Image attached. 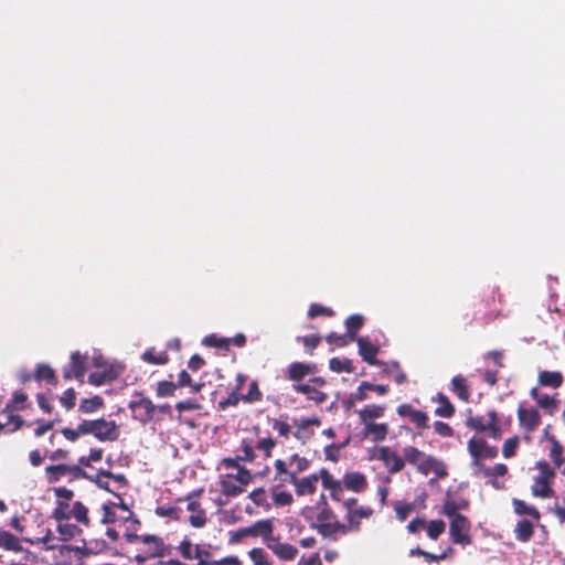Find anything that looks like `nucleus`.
<instances>
[{"label":"nucleus","mask_w":565,"mask_h":565,"mask_svg":"<svg viewBox=\"0 0 565 565\" xmlns=\"http://www.w3.org/2000/svg\"><path fill=\"white\" fill-rule=\"evenodd\" d=\"M53 492L57 498L55 507L52 511L54 520H71L74 519L78 524L89 527L90 518L88 508L81 501H75L71 504L74 498V491L65 487L53 488Z\"/></svg>","instance_id":"1"},{"label":"nucleus","mask_w":565,"mask_h":565,"mask_svg":"<svg viewBox=\"0 0 565 565\" xmlns=\"http://www.w3.org/2000/svg\"><path fill=\"white\" fill-rule=\"evenodd\" d=\"M343 508L345 509V523L335 524L339 534L347 535L350 532H359L361 530V520L370 519L373 515V509L366 505H360L359 500L350 497L345 500Z\"/></svg>","instance_id":"2"},{"label":"nucleus","mask_w":565,"mask_h":565,"mask_svg":"<svg viewBox=\"0 0 565 565\" xmlns=\"http://www.w3.org/2000/svg\"><path fill=\"white\" fill-rule=\"evenodd\" d=\"M404 460L413 465L417 470L424 475L434 471L438 477L446 476L444 465L436 458L426 455L414 446H406L403 449Z\"/></svg>","instance_id":"3"},{"label":"nucleus","mask_w":565,"mask_h":565,"mask_svg":"<svg viewBox=\"0 0 565 565\" xmlns=\"http://www.w3.org/2000/svg\"><path fill=\"white\" fill-rule=\"evenodd\" d=\"M535 469L539 471V473L533 479V494L540 498L553 497L554 490L551 487V481L556 476L555 469L551 467L546 460L543 459L535 463Z\"/></svg>","instance_id":"4"},{"label":"nucleus","mask_w":565,"mask_h":565,"mask_svg":"<svg viewBox=\"0 0 565 565\" xmlns=\"http://www.w3.org/2000/svg\"><path fill=\"white\" fill-rule=\"evenodd\" d=\"M467 449L472 458L471 468L475 473L484 466V460L494 459L499 454L495 446H491L483 438L477 437H472L468 440Z\"/></svg>","instance_id":"5"},{"label":"nucleus","mask_w":565,"mask_h":565,"mask_svg":"<svg viewBox=\"0 0 565 565\" xmlns=\"http://www.w3.org/2000/svg\"><path fill=\"white\" fill-rule=\"evenodd\" d=\"M81 430L85 431L86 435L92 434L99 441H115L119 437L116 422L104 418L83 420Z\"/></svg>","instance_id":"6"},{"label":"nucleus","mask_w":565,"mask_h":565,"mask_svg":"<svg viewBox=\"0 0 565 565\" xmlns=\"http://www.w3.org/2000/svg\"><path fill=\"white\" fill-rule=\"evenodd\" d=\"M316 520V523H311V529L317 530V532L324 539H337L335 535L339 534V530L334 526L335 524H340V521L329 505L321 507L317 510Z\"/></svg>","instance_id":"7"},{"label":"nucleus","mask_w":565,"mask_h":565,"mask_svg":"<svg viewBox=\"0 0 565 565\" xmlns=\"http://www.w3.org/2000/svg\"><path fill=\"white\" fill-rule=\"evenodd\" d=\"M124 539L129 544H141L143 546V558L162 556L164 544L161 537L152 534L138 535L135 532H124Z\"/></svg>","instance_id":"8"},{"label":"nucleus","mask_w":565,"mask_h":565,"mask_svg":"<svg viewBox=\"0 0 565 565\" xmlns=\"http://www.w3.org/2000/svg\"><path fill=\"white\" fill-rule=\"evenodd\" d=\"M45 479L47 483H56L63 478H67L70 481L89 478L87 472L79 466L70 465H50L45 467Z\"/></svg>","instance_id":"9"},{"label":"nucleus","mask_w":565,"mask_h":565,"mask_svg":"<svg viewBox=\"0 0 565 565\" xmlns=\"http://www.w3.org/2000/svg\"><path fill=\"white\" fill-rule=\"evenodd\" d=\"M135 396L137 398L129 402L128 408L132 413V418L145 426L153 419L157 405L142 393H136Z\"/></svg>","instance_id":"10"},{"label":"nucleus","mask_w":565,"mask_h":565,"mask_svg":"<svg viewBox=\"0 0 565 565\" xmlns=\"http://www.w3.org/2000/svg\"><path fill=\"white\" fill-rule=\"evenodd\" d=\"M518 420L520 427L523 429V438L527 443L532 440V434L541 425V414L534 407H526L524 404H520L518 407Z\"/></svg>","instance_id":"11"},{"label":"nucleus","mask_w":565,"mask_h":565,"mask_svg":"<svg viewBox=\"0 0 565 565\" xmlns=\"http://www.w3.org/2000/svg\"><path fill=\"white\" fill-rule=\"evenodd\" d=\"M88 355L79 351L71 353L70 362L62 369L63 379L65 381L76 380L84 383V377L87 370Z\"/></svg>","instance_id":"12"},{"label":"nucleus","mask_w":565,"mask_h":565,"mask_svg":"<svg viewBox=\"0 0 565 565\" xmlns=\"http://www.w3.org/2000/svg\"><path fill=\"white\" fill-rule=\"evenodd\" d=\"M467 427L479 431H489V435L498 439L501 436V429L498 425V413L495 409L488 412V419L486 420L482 416H470L466 420Z\"/></svg>","instance_id":"13"},{"label":"nucleus","mask_w":565,"mask_h":565,"mask_svg":"<svg viewBox=\"0 0 565 565\" xmlns=\"http://www.w3.org/2000/svg\"><path fill=\"white\" fill-rule=\"evenodd\" d=\"M203 490L194 491L189 493L185 498H179L177 502L188 501L186 510L191 512L189 516L190 524L195 529H201L206 524L207 518L205 510L201 507L196 500Z\"/></svg>","instance_id":"14"},{"label":"nucleus","mask_w":565,"mask_h":565,"mask_svg":"<svg viewBox=\"0 0 565 565\" xmlns=\"http://www.w3.org/2000/svg\"><path fill=\"white\" fill-rule=\"evenodd\" d=\"M471 524L467 516H456V519L450 520L449 525V535L455 544H460L462 546L470 545L472 543V537L470 535Z\"/></svg>","instance_id":"15"},{"label":"nucleus","mask_w":565,"mask_h":565,"mask_svg":"<svg viewBox=\"0 0 565 565\" xmlns=\"http://www.w3.org/2000/svg\"><path fill=\"white\" fill-rule=\"evenodd\" d=\"M374 458L383 462L390 475L398 473L405 467L404 458L388 446L377 448Z\"/></svg>","instance_id":"16"},{"label":"nucleus","mask_w":565,"mask_h":565,"mask_svg":"<svg viewBox=\"0 0 565 565\" xmlns=\"http://www.w3.org/2000/svg\"><path fill=\"white\" fill-rule=\"evenodd\" d=\"M267 547L281 561H294L298 555V548L289 543H282L279 537H270Z\"/></svg>","instance_id":"17"},{"label":"nucleus","mask_w":565,"mask_h":565,"mask_svg":"<svg viewBox=\"0 0 565 565\" xmlns=\"http://www.w3.org/2000/svg\"><path fill=\"white\" fill-rule=\"evenodd\" d=\"M129 521L128 515H120L117 512V503L116 502H107L102 505V519L100 522L106 525H117L118 527H122Z\"/></svg>","instance_id":"18"},{"label":"nucleus","mask_w":565,"mask_h":565,"mask_svg":"<svg viewBox=\"0 0 565 565\" xmlns=\"http://www.w3.org/2000/svg\"><path fill=\"white\" fill-rule=\"evenodd\" d=\"M318 481L319 477L317 473H312L300 479L295 477V473H291L290 483L295 486L297 495H306L313 494L316 492Z\"/></svg>","instance_id":"19"},{"label":"nucleus","mask_w":565,"mask_h":565,"mask_svg":"<svg viewBox=\"0 0 565 565\" xmlns=\"http://www.w3.org/2000/svg\"><path fill=\"white\" fill-rule=\"evenodd\" d=\"M359 354L370 365H381L382 362L376 359L380 351L379 347L373 344L367 338L360 337L356 340Z\"/></svg>","instance_id":"20"},{"label":"nucleus","mask_w":565,"mask_h":565,"mask_svg":"<svg viewBox=\"0 0 565 565\" xmlns=\"http://www.w3.org/2000/svg\"><path fill=\"white\" fill-rule=\"evenodd\" d=\"M316 372V365L313 364H307L302 362H292L288 369L286 377L289 381L299 382L305 376L309 374H313Z\"/></svg>","instance_id":"21"},{"label":"nucleus","mask_w":565,"mask_h":565,"mask_svg":"<svg viewBox=\"0 0 565 565\" xmlns=\"http://www.w3.org/2000/svg\"><path fill=\"white\" fill-rule=\"evenodd\" d=\"M342 483L345 489L358 493L363 492L367 488L366 477L362 472L345 473Z\"/></svg>","instance_id":"22"},{"label":"nucleus","mask_w":565,"mask_h":565,"mask_svg":"<svg viewBox=\"0 0 565 565\" xmlns=\"http://www.w3.org/2000/svg\"><path fill=\"white\" fill-rule=\"evenodd\" d=\"M548 457L554 465V469L561 468L564 465V468L562 469V475L565 476L564 447L556 437L550 438Z\"/></svg>","instance_id":"23"},{"label":"nucleus","mask_w":565,"mask_h":565,"mask_svg":"<svg viewBox=\"0 0 565 565\" xmlns=\"http://www.w3.org/2000/svg\"><path fill=\"white\" fill-rule=\"evenodd\" d=\"M292 388L296 393L306 395L309 401L317 404H322L328 398V395L324 392L310 384H295Z\"/></svg>","instance_id":"24"},{"label":"nucleus","mask_w":565,"mask_h":565,"mask_svg":"<svg viewBox=\"0 0 565 565\" xmlns=\"http://www.w3.org/2000/svg\"><path fill=\"white\" fill-rule=\"evenodd\" d=\"M117 376V371L113 366H108L103 371L92 372L88 376V382L95 386H100L113 382Z\"/></svg>","instance_id":"25"},{"label":"nucleus","mask_w":565,"mask_h":565,"mask_svg":"<svg viewBox=\"0 0 565 565\" xmlns=\"http://www.w3.org/2000/svg\"><path fill=\"white\" fill-rule=\"evenodd\" d=\"M55 521L57 522L56 531L62 541H70L82 534V529L77 524L70 523V520Z\"/></svg>","instance_id":"26"},{"label":"nucleus","mask_w":565,"mask_h":565,"mask_svg":"<svg viewBox=\"0 0 565 565\" xmlns=\"http://www.w3.org/2000/svg\"><path fill=\"white\" fill-rule=\"evenodd\" d=\"M537 381L541 386L558 388L564 382V376L558 371H542L539 373Z\"/></svg>","instance_id":"27"},{"label":"nucleus","mask_w":565,"mask_h":565,"mask_svg":"<svg viewBox=\"0 0 565 565\" xmlns=\"http://www.w3.org/2000/svg\"><path fill=\"white\" fill-rule=\"evenodd\" d=\"M451 392L461 401L468 402L470 399V391L466 377L456 375L450 382Z\"/></svg>","instance_id":"28"},{"label":"nucleus","mask_w":565,"mask_h":565,"mask_svg":"<svg viewBox=\"0 0 565 565\" xmlns=\"http://www.w3.org/2000/svg\"><path fill=\"white\" fill-rule=\"evenodd\" d=\"M385 413V406L384 405H366L364 408L360 409L358 412L360 420L363 425L367 423H373V419L380 418Z\"/></svg>","instance_id":"29"},{"label":"nucleus","mask_w":565,"mask_h":565,"mask_svg":"<svg viewBox=\"0 0 565 565\" xmlns=\"http://www.w3.org/2000/svg\"><path fill=\"white\" fill-rule=\"evenodd\" d=\"M364 436H371L374 441H382L388 434V425L385 423H367L363 428Z\"/></svg>","instance_id":"30"},{"label":"nucleus","mask_w":565,"mask_h":565,"mask_svg":"<svg viewBox=\"0 0 565 565\" xmlns=\"http://www.w3.org/2000/svg\"><path fill=\"white\" fill-rule=\"evenodd\" d=\"M0 548L11 552H21L22 544L20 539L12 533L0 530Z\"/></svg>","instance_id":"31"},{"label":"nucleus","mask_w":565,"mask_h":565,"mask_svg":"<svg viewBox=\"0 0 565 565\" xmlns=\"http://www.w3.org/2000/svg\"><path fill=\"white\" fill-rule=\"evenodd\" d=\"M434 401L438 402V407L435 409V414L439 417L450 418L455 414V406L451 404L449 398L443 394L438 393L437 397Z\"/></svg>","instance_id":"32"},{"label":"nucleus","mask_w":565,"mask_h":565,"mask_svg":"<svg viewBox=\"0 0 565 565\" xmlns=\"http://www.w3.org/2000/svg\"><path fill=\"white\" fill-rule=\"evenodd\" d=\"M34 379L39 382L45 381L51 385H57L55 371L47 364H39L34 372Z\"/></svg>","instance_id":"33"},{"label":"nucleus","mask_w":565,"mask_h":565,"mask_svg":"<svg viewBox=\"0 0 565 565\" xmlns=\"http://www.w3.org/2000/svg\"><path fill=\"white\" fill-rule=\"evenodd\" d=\"M67 553L73 555L75 565H84V559L94 554V550L86 544L84 546H64Z\"/></svg>","instance_id":"34"},{"label":"nucleus","mask_w":565,"mask_h":565,"mask_svg":"<svg viewBox=\"0 0 565 565\" xmlns=\"http://www.w3.org/2000/svg\"><path fill=\"white\" fill-rule=\"evenodd\" d=\"M364 318L361 315H351L345 320L347 335L350 340L354 341L358 337V331L362 328Z\"/></svg>","instance_id":"35"},{"label":"nucleus","mask_w":565,"mask_h":565,"mask_svg":"<svg viewBox=\"0 0 565 565\" xmlns=\"http://www.w3.org/2000/svg\"><path fill=\"white\" fill-rule=\"evenodd\" d=\"M515 537L520 542H529L534 534L533 523L529 520H521L518 522L515 530Z\"/></svg>","instance_id":"36"},{"label":"nucleus","mask_w":565,"mask_h":565,"mask_svg":"<svg viewBox=\"0 0 565 565\" xmlns=\"http://www.w3.org/2000/svg\"><path fill=\"white\" fill-rule=\"evenodd\" d=\"M514 512L518 515H529L533 518L535 521H539L541 518V514L539 510L532 505H529L526 502L520 499H513L512 501Z\"/></svg>","instance_id":"37"},{"label":"nucleus","mask_w":565,"mask_h":565,"mask_svg":"<svg viewBox=\"0 0 565 565\" xmlns=\"http://www.w3.org/2000/svg\"><path fill=\"white\" fill-rule=\"evenodd\" d=\"M104 406V399L96 395L89 398H83L78 406V412L83 414L95 413Z\"/></svg>","instance_id":"38"},{"label":"nucleus","mask_w":565,"mask_h":565,"mask_svg":"<svg viewBox=\"0 0 565 565\" xmlns=\"http://www.w3.org/2000/svg\"><path fill=\"white\" fill-rule=\"evenodd\" d=\"M141 359L145 362L153 364V365H163L169 362L168 353L166 351L157 353L154 348H150V349L146 350L142 353Z\"/></svg>","instance_id":"39"},{"label":"nucleus","mask_w":565,"mask_h":565,"mask_svg":"<svg viewBox=\"0 0 565 565\" xmlns=\"http://www.w3.org/2000/svg\"><path fill=\"white\" fill-rule=\"evenodd\" d=\"M559 404L561 401L558 398L548 394H543L536 402V405L551 416L557 412Z\"/></svg>","instance_id":"40"},{"label":"nucleus","mask_w":565,"mask_h":565,"mask_svg":"<svg viewBox=\"0 0 565 565\" xmlns=\"http://www.w3.org/2000/svg\"><path fill=\"white\" fill-rule=\"evenodd\" d=\"M508 466L504 463H497L493 467H487L484 465L475 475L483 476L484 478H498L504 477L508 473Z\"/></svg>","instance_id":"41"},{"label":"nucleus","mask_w":565,"mask_h":565,"mask_svg":"<svg viewBox=\"0 0 565 565\" xmlns=\"http://www.w3.org/2000/svg\"><path fill=\"white\" fill-rule=\"evenodd\" d=\"M221 491L226 497H236L244 492V488L228 476L221 481Z\"/></svg>","instance_id":"42"},{"label":"nucleus","mask_w":565,"mask_h":565,"mask_svg":"<svg viewBox=\"0 0 565 565\" xmlns=\"http://www.w3.org/2000/svg\"><path fill=\"white\" fill-rule=\"evenodd\" d=\"M28 399V395L21 391L13 393L12 398L7 403L3 413L12 411L24 409V403Z\"/></svg>","instance_id":"43"},{"label":"nucleus","mask_w":565,"mask_h":565,"mask_svg":"<svg viewBox=\"0 0 565 565\" xmlns=\"http://www.w3.org/2000/svg\"><path fill=\"white\" fill-rule=\"evenodd\" d=\"M329 367L331 371H333L335 373H341V372L352 373L354 371L353 363L349 359L332 358L329 361Z\"/></svg>","instance_id":"44"},{"label":"nucleus","mask_w":565,"mask_h":565,"mask_svg":"<svg viewBox=\"0 0 565 565\" xmlns=\"http://www.w3.org/2000/svg\"><path fill=\"white\" fill-rule=\"evenodd\" d=\"M249 527L255 532V536H263L268 540L273 537V523L269 520L257 521Z\"/></svg>","instance_id":"45"},{"label":"nucleus","mask_w":565,"mask_h":565,"mask_svg":"<svg viewBox=\"0 0 565 565\" xmlns=\"http://www.w3.org/2000/svg\"><path fill=\"white\" fill-rule=\"evenodd\" d=\"M23 426H31V423H25L19 415H10L9 420L6 424L0 422V433L8 427L7 433H14Z\"/></svg>","instance_id":"46"},{"label":"nucleus","mask_w":565,"mask_h":565,"mask_svg":"<svg viewBox=\"0 0 565 565\" xmlns=\"http://www.w3.org/2000/svg\"><path fill=\"white\" fill-rule=\"evenodd\" d=\"M393 508L396 512V518L403 522L414 511L415 504L406 501H395Z\"/></svg>","instance_id":"47"},{"label":"nucleus","mask_w":565,"mask_h":565,"mask_svg":"<svg viewBox=\"0 0 565 565\" xmlns=\"http://www.w3.org/2000/svg\"><path fill=\"white\" fill-rule=\"evenodd\" d=\"M203 344L227 351L231 345V340L230 338H222L215 334H211L204 338Z\"/></svg>","instance_id":"48"},{"label":"nucleus","mask_w":565,"mask_h":565,"mask_svg":"<svg viewBox=\"0 0 565 565\" xmlns=\"http://www.w3.org/2000/svg\"><path fill=\"white\" fill-rule=\"evenodd\" d=\"M263 399V393L259 390L258 382L253 380L249 383L248 392L242 395V401L245 403H255L260 402Z\"/></svg>","instance_id":"49"},{"label":"nucleus","mask_w":565,"mask_h":565,"mask_svg":"<svg viewBox=\"0 0 565 565\" xmlns=\"http://www.w3.org/2000/svg\"><path fill=\"white\" fill-rule=\"evenodd\" d=\"M198 546L199 544H193L189 539H184L178 546V551L184 559L192 561L195 558L193 554L196 553Z\"/></svg>","instance_id":"50"},{"label":"nucleus","mask_w":565,"mask_h":565,"mask_svg":"<svg viewBox=\"0 0 565 565\" xmlns=\"http://www.w3.org/2000/svg\"><path fill=\"white\" fill-rule=\"evenodd\" d=\"M458 510H460V503L450 499V498H446L444 500V504H443V511L441 513L444 515H446L447 518H449L450 520L451 519H456V516H462L463 514H460L458 513Z\"/></svg>","instance_id":"51"},{"label":"nucleus","mask_w":565,"mask_h":565,"mask_svg":"<svg viewBox=\"0 0 565 565\" xmlns=\"http://www.w3.org/2000/svg\"><path fill=\"white\" fill-rule=\"evenodd\" d=\"M277 441L271 437H265L257 440L255 449L262 451L265 458L271 457L273 449L276 447Z\"/></svg>","instance_id":"52"},{"label":"nucleus","mask_w":565,"mask_h":565,"mask_svg":"<svg viewBox=\"0 0 565 565\" xmlns=\"http://www.w3.org/2000/svg\"><path fill=\"white\" fill-rule=\"evenodd\" d=\"M193 556L195 557L194 559L198 561L196 565H213L215 563L212 552L200 544Z\"/></svg>","instance_id":"53"},{"label":"nucleus","mask_w":565,"mask_h":565,"mask_svg":"<svg viewBox=\"0 0 565 565\" xmlns=\"http://www.w3.org/2000/svg\"><path fill=\"white\" fill-rule=\"evenodd\" d=\"M175 383L171 381H160L157 384L156 394L158 397H169L174 396L177 390Z\"/></svg>","instance_id":"54"},{"label":"nucleus","mask_w":565,"mask_h":565,"mask_svg":"<svg viewBox=\"0 0 565 565\" xmlns=\"http://www.w3.org/2000/svg\"><path fill=\"white\" fill-rule=\"evenodd\" d=\"M446 529V524L443 520H433L427 525V535L431 540H437Z\"/></svg>","instance_id":"55"},{"label":"nucleus","mask_w":565,"mask_h":565,"mask_svg":"<svg viewBox=\"0 0 565 565\" xmlns=\"http://www.w3.org/2000/svg\"><path fill=\"white\" fill-rule=\"evenodd\" d=\"M274 467L276 470V479H279L281 482H290L291 470L287 469L286 462L284 460H275Z\"/></svg>","instance_id":"56"},{"label":"nucleus","mask_w":565,"mask_h":565,"mask_svg":"<svg viewBox=\"0 0 565 565\" xmlns=\"http://www.w3.org/2000/svg\"><path fill=\"white\" fill-rule=\"evenodd\" d=\"M243 455L238 456L237 459L241 461L252 462L256 458L255 446L252 445L247 439H243L241 444Z\"/></svg>","instance_id":"57"},{"label":"nucleus","mask_w":565,"mask_h":565,"mask_svg":"<svg viewBox=\"0 0 565 565\" xmlns=\"http://www.w3.org/2000/svg\"><path fill=\"white\" fill-rule=\"evenodd\" d=\"M248 556L253 561L254 565H271L266 552L260 547L252 548L248 552Z\"/></svg>","instance_id":"58"},{"label":"nucleus","mask_w":565,"mask_h":565,"mask_svg":"<svg viewBox=\"0 0 565 565\" xmlns=\"http://www.w3.org/2000/svg\"><path fill=\"white\" fill-rule=\"evenodd\" d=\"M290 466H296L294 470H291V473H295V477H297L298 473L306 471L309 466L310 461L305 458L300 457L299 455L295 454L290 457Z\"/></svg>","instance_id":"59"},{"label":"nucleus","mask_w":565,"mask_h":565,"mask_svg":"<svg viewBox=\"0 0 565 565\" xmlns=\"http://www.w3.org/2000/svg\"><path fill=\"white\" fill-rule=\"evenodd\" d=\"M520 439L518 436L508 438L502 446V455L504 458H511L515 456L519 447Z\"/></svg>","instance_id":"60"},{"label":"nucleus","mask_w":565,"mask_h":565,"mask_svg":"<svg viewBox=\"0 0 565 565\" xmlns=\"http://www.w3.org/2000/svg\"><path fill=\"white\" fill-rule=\"evenodd\" d=\"M249 498L257 507H265L266 509L270 508L267 502L266 491L263 488L253 490L249 493Z\"/></svg>","instance_id":"61"},{"label":"nucleus","mask_w":565,"mask_h":565,"mask_svg":"<svg viewBox=\"0 0 565 565\" xmlns=\"http://www.w3.org/2000/svg\"><path fill=\"white\" fill-rule=\"evenodd\" d=\"M428 415L419 409H415L414 413L411 415L409 420L416 425L417 428H428Z\"/></svg>","instance_id":"62"},{"label":"nucleus","mask_w":565,"mask_h":565,"mask_svg":"<svg viewBox=\"0 0 565 565\" xmlns=\"http://www.w3.org/2000/svg\"><path fill=\"white\" fill-rule=\"evenodd\" d=\"M334 312L331 308L323 307L319 303H312L308 310L309 318L313 319L320 316L331 317Z\"/></svg>","instance_id":"63"},{"label":"nucleus","mask_w":565,"mask_h":565,"mask_svg":"<svg viewBox=\"0 0 565 565\" xmlns=\"http://www.w3.org/2000/svg\"><path fill=\"white\" fill-rule=\"evenodd\" d=\"M391 369L386 370V372L393 373V379L397 385L404 384L407 381V375L401 369L398 362L394 361L391 363Z\"/></svg>","instance_id":"64"}]
</instances>
